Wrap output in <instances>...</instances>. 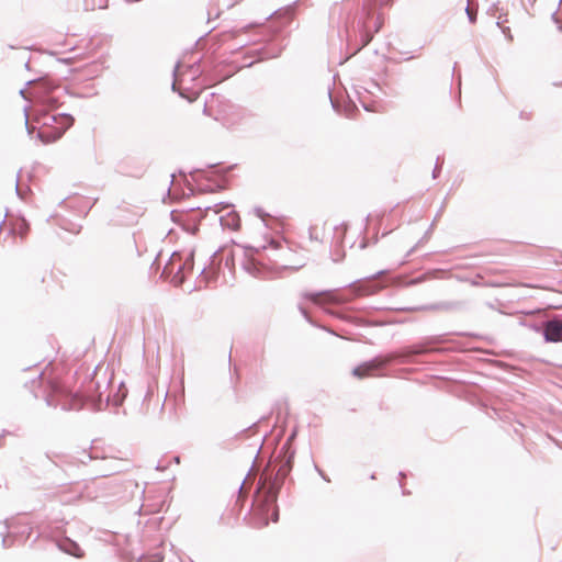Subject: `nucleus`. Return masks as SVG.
I'll return each instance as SVG.
<instances>
[{
    "instance_id": "2",
    "label": "nucleus",
    "mask_w": 562,
    "mask_h": 562,
    "mask_svg": "<svg viewBox=\"0 0 562 562\" xmlns=\"http://www.w3.org/2000/svg\"><path fill=\"white\" fill-rule=\"evenodd\" d=\"M68 126V117L50 112L35 114L30 124V133H37V137L45 144L61 137Z\"/></svg>"
},
{
    "instance_id": "1",
    "label": "nucleus",
    "mask_w": 562,
    "mask_h": 562,
    "mask_svg": "<svg viewBox=\"0 0 562 562\" xmlns=\"http://www.w3.org/2000/svg\"><path fill=\"white\" fill-rule=\"evenodd\" d=\"M59 371V368L54 364H48L41 372L36 369H26L21 373L19 381L24 387L30 389L35 397L40 395L37 389L46 384L47 389H49L47 396L55 394L69 396V408L80 409L83 405V396L78 392L71 393L64 386L60 381Z\"/></svg>"
},
{
    "instance_id": "9",
    "label": "nucleus",
    "mask_w": 562,
    "mask_h": 562,
    "mask_svg": "<svg viewBox=\"0 0 562 562\" xmlns=\"http://www.w3.org/2000/svg\"><path fill=\"white\" fill-rule=\"evenodd\" d=\"M191 111H195L199 114H205L206 113V104L205 103H196Z\"/></svg>"
},
{
    "instance_id": "7",
    "label": "nucleus",
    "mask_w": 562,
    "mask_h": 562,
    "mask_svg": "<svg viewBox=\"0 0 562 562\" xmlns=\"http://www.w3.org/2000/svg\"><path fill=\"white\" fill-rule=\"evenodd\" d=\"M60 548L66 553L71 554L76 558H82L85 555L83 550L77 543L69 540L60 544Z\"/></svg>"
},
{
    "instance_id": "8",
    "label": "nucleus",
    "mask_w": 562,
    "mask_h": 562,
    "mask_svg": "<svg viewBox=\"0 0 562 562\" xmlns=\"http://www.w3.org/2000/svg\"><path fill=\"white\" fill-rule=\"evenodd\" d=\"M87 10H95L97 8H105L106 7V0H86Z\"/></svg>"
},
{
    "instance_id": "10",
    "label": "nucleus",
    "mask_w": 562,
    "mask_h": 562,
    "mask_svg": "<svg viewBox=\"0 0 562 562\" xmlns=\"http://www.w3.org/2000/svg\"><path fill=\"white\" fill-rule=\"evenodd\" d=\"M20 225H21V227H25L26 228V224L23 221L20 223Z\"/></svg>"
},
{
    "instance_id": "5",
    "label": "nucleus",
    "mask_w": 562,
    "mask_h": 562,
    "mask_svg": "<svg viewBox=\"0 0 562 562\" xmlns=\"http://www.w3.org/2000/svg\"><path fill=\"white\" fill-rule=\"evenodd\" d=\"M302 296L316 304V305H325V304H329V303H334L335 302V295L333 292L330 291H323V292H304L302 294Z\"/></svg>"
},
{
    "instance_id": "6",
    "label": "nucleus",
    "mask_w": 562,
    "mask_h": 562,
    "mask_svg": "<svg viewBox=\"0 0 562 562\" xmlns=\"http://www.w3.org/2000/svg\"><path fill=\"white\" fill-rule=\"evenodd\" d=\"M544 337L548 341H562V322L555 319L549 321L544 327Z\"/></svg>"
},
{
    "instance_id": "3",
    "label": "nucleus",
    "mask_w": 562,
    "mask_h": 562,
    "mask_svg": "<svg viewBox=\"0 0 562 562\" xmlns=\"http://www.w3.org/2000/svg\"><path fill=\"white\" fill-rule=\"evenodd\" d=\"M389 360V358H375L371 361L361 363L353 369V375L359 379L372 376L373 372L385 366Z\"/></svg>"
},
{
    "instance_id": "4",
    "label": "nucleus",
    "mask_w": 562,
    "mask_h": 562,
    "mask_svg": "<svg viewBox=\"0 0 562 562\" xmlns=\"http://www.w3.org/2000/svg\"><path fill=\"white\" fill-rule=\"evenodd\" d=\"M261 514L266 515L263 525L267 526L269 522V519L273 522H277L279 519V510L278 506L276 504V497L274 495H267L265 498V504L261 508Z\"/></svg>"
}]
</instances>
